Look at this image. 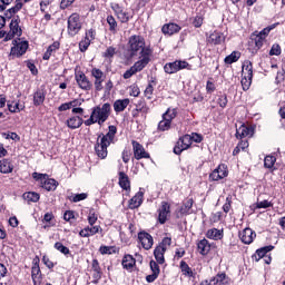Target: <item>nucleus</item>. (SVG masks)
<instances>
[{"mask_svg": "<svg viewBox=\"0 0 285 285\" xmlns=\"http://www.w3.org/2000/svg\"><path fill=\"white\" fill-rule=\"evenodd\" d=\"M127 51L130 57H138V61L144 63H150V57H153V49L150 46H146V39L144 36L132 35L128 38Z\"/></svg>", "mask_w": 285, "mask_h": 285, "instance_id": "1", "label": "nucleus"}, {"mask_svg": "<svg viewBox=\"0 0 285 285\" xmlns=\"http://www.w3.org/2000/svg\"><path fill=\"white\" fill-rule=\"evenodd\" d=\"M116 135L117 127L115 125H110L108 127V132L106 135H98L97 142L95 145V151L100 159H106V157H108V146L115 141Z\"/></svg>", "mask_w": 285, "mask_h": 285, "instance_id": "2", "label": "nucleus"}, {"mask_svg": "<svg viewBox=\"0 0 285 285\" xmlns=\"http://www.w3.org/2000/svg\"><path fill=\"white\" fill-rule=\"evenodd\" d=\"M111 110L112 107L110 106V102L94 107L90 117L85 120V126H92L95 124H98V126H104V124L108 121Z\"/></svg>", "mask_w": 285, "mask_h": 285, "instance_id": "3", "label": "nucleus"}, {"mask_svg": "<svg viewBox=\"0 0 285 285\" xmlns=\"http://www.w3.org/2000/svg\"><path fill=\"white\" fill-rule=\"evenodd\" d=\"M271 30H275V24H271L269 27L264 28L261 32H254L252 35L248 48L252 55H257L264 46V41H266L268 35H271Z\"/></svg>", "mask_w": 285, "mask_h": 285, "instance_id": "4", "label": "nucleus"}, {"mask_svg": "<svg viewBox=\"0 0 285 285\" xmlns=\"http://www.w3.org/2000/svg\"><path fill=\"white\" fill-rule=\"evenodd\" d=\"M240 83H242L243 90H249L253 83V62H250V60H246L243 63Z\"/></svg>", "mask_w": 285, "mask_h": 285, "instance_id": "5", "label": "nucleus"}, {"mask_svg": "<svg viewBox=\"0 0 285 285\" xmlns=\"http://www.w3.org/2000/svg\"><path fill=\"white\" fill-rule=\"evenodd\" d=\"M179 70H193V65L188 63L186 60H175L174 62H167L164 66V71L166 75H175Z\"/></svg>", "mask_w": 285, "mask_h": 285, "instance_id": "6", "label": "nucleus"}, {"mask_svg": "<svg viewBox=\"0 0 285 285\" xmlns=\"http://www.w3.org/2000/svg\"><path fill=\"white\" fill-rule=\"evenodd\" d=\"M81 30V19L78 13H72L68 19V32L71 37L79 33Z\"/></svg>", "mask_w": 285, "mask_h": 285, "instance_id": "7", "label": "nucleus"}, {"mask_svg": "<svg viewBox=\"0 0 285 285\" xmlns=\"http://www.w3.org/2000/svg\"><path fill=\"white\" fill-rule=\"evenodd\" d=\"M190 146H193L190 135H185L178 139L174 147V153L175 155H181V153H184V150H188Z\"/></svg>", "mask_w": 285, "mask_h": 285, "instance_id": "8", "label": "nucleus"}, {"mask_svg": "<svg viewBox=\"0 0 285 285\" xmlns=\"http://www.w3.org/2000/svg\"><path fill=\"white\" fill-rule=\"evenodd\" d=\"M13 47L11 48L10 56L11 57H22L28 51V41H12Z\"/></svg>", "mask_w": 285, "mask_h": 285, "instance_id": "9", "label": "nucleus"}, {"mask_svg": "<svg viewBox=\"0 0 285 285\" xmlns=\"http://www.w3.org/2000/svg\"><path fill=\"white\" fill-rule=\"evenodd\" d=\"M134 148V157L135 159H150V154L144 148V145L137 142V140L131 141Z\"/></svg>", "mask_w": 285, "mask_h": 285, "instance_id": "10", "label": "nucleus"}, {"mask_svg": "<svg viewBox=\"0 0 285 285\" xmlns=\"http://www.w3.org/2000/svg\"><path fill=\"white\" fill-rule=\"evenodd\" d=\"M138 240L145 250H150V248H153V244H155L153 236L147 232H139Z\"/></svg>", "mask_w": 285, "mask_h": 285, "instance_id": "11", "label": "nucleus"}, {"mask_svg": "<svg viewBox=\"0 0 285 285\" xmlns=\"http://www.w3.org/2000/svg\"><path fill=\"white\" fill-rule=\"evenodd\" d=\"M75 79L79 88H81V90H90L92 88V82H90V80L88 79V77H86V73H83V71H78L75 75Z\"/></svg>", "mask_w": 285, "mask_h": 285, "instance_id": "12", "label": "nucleus"}, {"mask_svg": "<svg viewBox=\"0 0 285 285\" xmlns=\"http://www.w3.org/2000/svg\"><path fill=\"white\" fill-rule=\"evenodd\" d=\"M225 177H228V168L226 167V165H219L209 175V179L212 181H219V179H224Z\"/></svg>", "mask_w": 285, "mask_h": 285, "instance_id": "13", "label": "nucleus"}, {"mask_svg": "<svg viewBox=\"0 0 285 285\" xmlns=\"http://www.w3.org/2000/svg\"><path fill=\"white\" fill-rule=\"evenodd\" d=\"M146 66H148V62H144V61H136L134 63V66H131L125 73H124V79H130V77H132L134 75H137V72H141V70H144V68H146Z\"/></svg>", "mask_w": 285, "mask_h": 285, "instance_id": "14", "label": "nucleus"}, {"mask_svg": "<svg viewBox=\"0 0 285 285\" xmlns=\"http://www.w3.org/2000/svg\"><path fill=\"white\" fill-rule=\"evenodd\" d=\"M111 8L121 23H128V21H130V14L124 10V7L118 3H114L111 4Z\"/></svg>", "mask_w": 285, "mask_h": 285, "instance_id": "15", "label": "nucleus"}, {"mask_svg": "<svg viewBox=\"0 0 285 285\" xmlns=\"http://www.w3.org/2000/svg\"><path fill=\"white\" fill-rule=\"evenodd\" d=\"M170 217V204L163 202L160 208L158 209V222L164 224Z\"/></svg>", "mask_w": 285, "mask_h": 285, "instance_id": "16", "label": "nucleus"}, {"mask_svg": "<svg viewBox=\"0 0 285 285\" xmlns=\"http://www.w3.org/2000/svg\"><path fill=\"white\" fill-rule=\"evenodd\" d=\"M255 237H257V234L249 227L239 233V239L243 242V244H253V239H255Z\"/></svg>", "mask_w": 285, "mask_h": 285, "instance_id": "17", "label": "nucleus"}, {"mask_svg": "<svg viewBox=\"0 0 285 285\" xmlns=\"http://www.w3.org/2000/svg\"><path fill=\"white\" fill-rule=\"evenodd\" d=\"M207 41L212 43V46H222V43L226 41V37L219 31H213L209 37H207Z\"/></svg>", "mask_w": 285, "mask_h": 285, "instance_id": "18", "label": "nucleus"}, {"mask_svg": "<svg viewBox=\"0 0 285 285\" xmlns=\"http://www.w3.org/2000/svg\"><path fill=\"white\" fill-rule=\"evenodd\" d=\"M19 23H21V18H19V16H16L11 19V22L9 24V28H10L9 31L13 32L16 37H21L23 35V30L21 29Z\"/></svg>", "mask_w": 285, "mask_h": 285, "instance_id": "19", "label": "nucleus"}, {"mask_svg": "<svg viewBox=\"0 0 285 285\" xmlns=\"http://www.w3.org/2000/svg\"><path fill=\"white\" fill-rule=\"evenodd\" d=\"M67 127L70 128V130H77V128H81L86 121H83V118L79 116H72L67 119L66 121Z\"/></svg>", "mask_w": 285, "mask_h": 285, "instance_id": "20", "label": "nucleus"}, {"mask_svg": "<svg viewBox=\"0 0 285 285\" xmlns=\"http://www.w3.org/2000/svg\"><path fill=\"white\" fill-rule=\"evenodd\" d=\"M144 204V191L141 188L139 191L129 200V208L130 210H135V208H139Z\"/></svg>", "mask_w": 285, "mask_h": 285, "instance_id": "21", "label": "nucleus"}, {"mask_svg": "<svg viewBox=\"0 0 285 285\" xmlns=\"http://www.w3.org/2000/svg\"><path fill=\"white\" fill-rule=\"evenodd\" d=\"M254 130L253 128L242 125L239 128L236 129V137L237 139H244V137H253Z\"/></svg>", "mask_w": 285, "mask_h": 285, "instance_id": "22", "label": "nucleus"}, {"mask_svg": "<svg viewBox=\"0 0 285 285\" xmlns=\"http://www.w3.org/2000/svg\"><path fill=\"white\" fill-rule=\"evenodd\" d=\"M128 106H130V99H128V98L118 99L114 102V110L117 114L124 112V110H126V108H128Z\"/></svg>", "mask_w": 285, "mask_h": 285, "instance_id": "23", "label": "nucleus"}, {"mask_svg": "<svg viewBox=\"0 0 285 285\" xmlns=\"http://www.w3.org/2000/svg\"><path fill=\"white\" fill-rule=\"evenodd\" d=\"M14 170V166L12 165V161L10 159H2L0 160V173L3 175H10Z\"/></svg>", "mask_w": 285, "mask_h": 285, "instance_id": "24", "label": "nucleus"}, {"mask_svg": "<svg viewBox=\"0 0 285 285\" xmlns=\"http://www.w3.org/2000/svg\"><path fill=\"white\" fill-rule=\"evenodd\" d=\"M101 230V226H91L85 227L79 232L80 237H92V235H97Z\"/></svg>", "mask_w": 285, "mask_h": 285, "instance_id": "25", "label": "nucleus"}, {"mask_svg": "<svg viewBox=\"0 0 285 285\" xmlns=\"http://www.w3.org/2000/svg\"><path fill=\"white\" fill-rule=\"evenodd\" d=\"M31 278L35 285L41 284V268L37 263L31 268Z\"/></svg>", "mask_w": 285, "mask_h": 285, "instance_id": "26", "label": "nucleus"}, {"mask_svg": "<svg viewBox=\"0 0 285 285\" xmlns=\"http://www.w3.org/2000/svg\"><path fill=\"white\" fill-rule=\"evenodd\" d=\"M179 30H181V27H179V24H177V23H168L161 28L163 33L169 35V36L177 35V32H179Z\"/></svg>", "mask_w": 285, "mask_h": 285, "instance_id": "27", "label": "nucleus"}, {"mask_svg": "<svg viewBox=\"0 0 285 285\" xmlns=\"http://www.w3.org/2000/svg\"><path fill=\"white\" fill-rule=\"evenodd\" d=\"M57 186H59V183L55 178H48V176L41 184V187L45 188V190H57Z\"/></svg>", "mask_w": 285, "mask_h": 285, "instance_id": "28", "label": "nucleus"}, {"mask_svg": "<svg viewBox=\"0 0 285 285\" xmlns=\"http://www.w3.org/2000/svg\"><path fill=\"white\" fill-rule=\"evenodd\" d=\"M21 8H23V2H20L19 0H16L14 7L8 9L4 12V17L7 19H12V17H14V14H17V12H19V10H21Z\"/></svg>", "mask_w": 285, "mask_h": 285, "instance_id": "29", "label": "nucleus"}, {"mask_svg": "<svg viewBox=\"0 0 285 285\" xmlns=\"http://www.w3.org/2000/svg\"><path fill=\"white\" fill-rule=\"evenodd\" d=\"M197 248L200 255H207L210 253V243H208V239L204 238L198 242Z\"/></svg>", "mask_w": 285, "mask_h": 285, "instance_id": "30", "label": "nucleus"}, {"mask_svg": "<svg viewBox=\"0 0 285 285\" xmlns=\"http://www.w3.org/2000/svg\"><path fill=\"white\" fill-rule=\"evenodd\" d=\"M119 186L124 190H130V179L128 178V175H126V173L124 171L119 173Z\"/></svg>", "mask_w": 285, "mask_h": 285, "instance_id": "31", "label": "nucleus"}, {"mask_svg": "<svg viewBox=\"0 0 285 285\" xmlns=\"http://www.w3.org/2000/svg\"><path fill=\"white\" fill-rule=\"evenodd\" d=\"M206 237H208V239H214L217 242L218 239H222L224 237V230L217 228L208 229Z\"/></svg>", "mask_w": 285, "mask_h": 285, "instance_id": "32", "label": "nucleus"}, {"mask_svg": "<svg viewBox=\"0 0 285 285\" xmlns=\"http://www.w3.org/2000/svg\"><path fill=\"white\" fill-rule=\"evenodd\" d=\"M135 264H137V261L132 255H125L122 258V267L126 268L127 271H130V268L135 267Z\"/></svg>", "mask_w": 285, "mask_h": 285, "instance_id": "33", "label": "nucleus"}, {"mask_svg": "<svg viewBox=\"0 0 285 285\" xmlns=\"http://www.w3.org/2000/svg\"><path fill=\"white\" fill-rule=\"evenodd\" d=\"M166 253V248L161 246H157L154 250V256L157 262V264H164L166 262V258H164V254Z\"/></svg>", "mask_w": 285, "mask_h": 285, "instance_id": "34", "label": "nucleus"}, {"mask_svg": "<svg viewBox=\"0 0 285 285\" xmlns=\"http://www.w3.org/2000/svg\"><path fill=\"white\" fill-rule=\"evenodd\" d=\"M46 101V94L43 90H37L33 94V106H41Z\"/></svg>", "mask_w": 285, "mask_h": 285, "instance_id": "35", "label": "nucleus"}, {"mask_svg": "<svg viewBox=\"0 0 285 285\" xmlns=\"http://www.w3.org/2000/svg\"><path fill=\"white\" fill-rule=\"evenodd\" d=\"M212 282L214 285H226L228 284V276H226V273H220L214 276Z\"/></svg>", "mask_w": 285, "mask_h": 285, "instance_id": "36", "label": "nucleus"}, {"mask_svg": "<svg viewBox=\"0 0 285 285\" xmlns=\"http://www.w3.org/2000/svg\"><path fill=\"white\" fill-rule=\"evenodd\" d=\"M180 271L185 277H195V273H193V269L186 264L185 261L180 262Z\"/></svg>", "mask_w": 285, "mask_h": 285, "instance_id": "37", "label": "nucleus"}, {"mask_svg": "<svg viewBox=\"0 0 285 285\" xmlns=\"http://www.w3.org/2000/svg\"><path fill=\"white\" fill-rule=\"evenodd\" d=\"M239 57H242L239 51H233L229 56L225 57V63L230 66V63L239 61Z\"/></svg>", "mask_w": 285, "mask_h": 285, "instance_id": "38", "label": "nucleus"}, {"mask_svg": "<svg viewBox=\"0 0 285 285\" xmlns=\"http://www.w3.org/2000/svg\"><path fill=\"white\" fill-rule=\"evenodd\" d=\"M57 50H59V45L57 42H55L53 45H50L47 51L43 53L42 59L45 61H48V59H50V57H52V53L56 52Z\"/></svg>", "mask_w": 285, "mask_h": 285, "instance_id": "39", "label": "nucleus"}, {"mask_svg": "<svg viewBox=\"0 0 285 285\" xmlns=\"http://www.w3.org/2000/svg\"><path fill=\"white\" fill-rule=\"evenodd\" d=\"M274 248H275V246L268 245V246L257 249L256 255H257L258 259L266 257V254L271 253V250H273Z\"/></svg>", "mask_w": 285, "mask_h": 285, "instance_id": "40", "label": "nucleus"}, {"mask_svg": "<svg viewBox=\"0 0 285 285\" xmlns=\"http://www.w3.org/2000/svg\"><path fill=\"white\" fill-rule=\"evenodd\" d=\"M177 117V110L175 108H168L165 114H163V119H167L173 124V119Z\"/></svg>", "mask_w": 285, "mask_h": 285, "instance_id": "41", "label": "nucleus"}, {"mask_svg": "<svg viewBox=\"0 0 285 285\" xmlns=\"http://www.w3.org/2000/svg\"><path fill=\"white\" fill-rule=\"evenodd\" d=\"M190 208H193V199L188 198L180 207L181 215H188L190 213Z\"/></svg>", "mask_w": 285, "mask_h": 285, "instance_id": "42", "label": "nucleus"}, {"mask_svg": "<svg viewBox=\"0 0 285 285\" xmlns=\"http://www.w3.org/2000/svg\"><path fill=\"white\" fill-rule=\"evenodd\" d=\"M107 23H108L109 30L112 32V35H117V20H115V17L108 16Z\"/></svg>", "mask_w": 285, "mask_h": 285, "instance_id": "43", "label": "nucleus"}, {"mask_svg": "<svg viewBox=\"0 0 285 285\" xmlns=\"http://www.w3.org/2000/svg\"><path fill=\"white\" fill-rule=\"evenodd\" d=\"M24 199H27V202H33L37 203L40 199V196L38 193L35 191H28L26 194H23Z\"/></svg>", "mask_w": 285, "mask_h": 285, "instance_id": "44", "label": "nucleus"}, {"mask_svg": "<svg viewBox=\"0 0 285 285\" xmlns=\"http://www.w3.org/2000/svg\"><path fill=\"white\" fill-rule=\"evenodd\" d=\"M132 112H134V117H137L138 112H144V115H146L148 114V107L146 106V104L140 101L136 105V110H134Z\"/></svg>", "mask_w": 285, "mask_h": 285, "instance_id": "45", "label": "nucleus"}, {"mask_svg": "<svg viewBox=\"0 0 285 285\" xmlns=\"http://www.w3.org/2000/svg\"><path fill=\"white\" fill-rule=\"evenodd\" d=\"M173 122L167 120L166 118H163V120L158 124V130H161L163 132H166V130H170V125Z\"/></svg>", "mask_w": 285, "mask_h": 285, "instance_id": "46", "label": "nucleus"}, {"mask_svg": "<svg viewBox=\"0 0 285 285\" xmlns=\"http://www.w3.org/2000/svg\"><path fill=\"white\" fill-rule=\"evenodd\" d=\"M53 248H56V250H59V253H61L62 255H70V249L63 246V244L60 242L55 243Z\"/></svg>", "mask_w": 285, "mask_h": 285, "instance_id": "47", "label": "nucleus"}, {"mask_svg": "<svg viewBox=\"0 0 285 285\" xmlns=\"http://www.w3.org/2000/svg\"><path fill=\"white\" fill-rule=\"evenodd\" d=\"M23 108H26V106H20L19 102L8 104V110L10 112H21V110H23Z\"/></svg>", "mask_w": 285, "mask_h": 285, "instance_id": "48", "label": "nucleus"}, {"mask_svg": "<svg viewBox=\"0 0 285 285\" xmlns=\"http://www.w3.org/2000/svg\"><path fill=\"white\" fill-rule=\"evenodd\" d=\"M275 161H277V158L274 156H266L264 159L265 168H273L275 166Z\"/></svg>", "mask_w": 285, "mask_h": 285, "instance_id": "49", "label": "nucleus"}, {"mask_svg": "<svg viewBox=\"0 0 285 285\" xmlns=\"http://www.w3.org/2000/svg\"><path fill=\"white\" fill-rule=\"evenodd\" d=\"M279 55H282V47L277 43L273 45L269 50V56L271 57H279Z\"/></svg>", "mask_w": 285, "mask_h": 285, "instance_id": "50", "label": "nucleus"}, {"mask_svg": "<svg viewBox=\"0 0 285 285\" xmlns=\"http://www.w3.org/2000/svg\"><path fill=\"white\" fill-rule=\"evenodd\" d=\"M83 199H88V194H76L70 197V202H73L75 204H77L78 202H83Z\"/></svg>", "mask_w": 285, "mask_h": 285, "instance_id": "51", "label": "nucleus"}, {"mask_svg": "<svg viewBox=\"0 0 285 285\" xmlns=\"http://www.w3.org/2000/svg\"><path fill=\"white\" fill-rule=\"evenodd\" d=\"M115 55H117V49L115 47H108L104 52L102 57H105L106 59H112Z\"/></svg>", "mask_w": 285, "mask_h": 285, "instance_id": "52", "label": "nucleus"}, {"mask_svg": "<svg viewBox=\"0 0 285 285\" xmlns=\"http://www.w3.org/2000/svg\"><path fill=\"white\" fill-rule=\"evenodd\" d=\"M92 41H90V39H83L79 42V48H80V52H86V50H88V48L90 47V43Z\"/></svg>", "mask_w": 285, "mask_h": 285, "instance_id": "53", "label": "nucleus"}, {"mask_svg": "<svg viewBox=\"0 0 285 285\" xmlns=\"http://www.w3.org/2000/svg\"><path fill=\"white\" fill-rule=\"evenodd\" d=\"M91 75L95 79H106V76L104 75V71H101V69H92Z\"/></svg>", "mask_w": 285, "mask_h": 285, "instance_id": "54", "label": "nucleus"}, {"mask_svg": "<svg viewBox=\"0 0 285 285\" xmlns=\"http://www.w3.org/2000/svg\"><path fill=\"white\" fill-rule=\"evenodd\" d=\"M153 92H155V87L149 83L145 89V97L148 99H153Z\"/></svg>", "mask_w": 285, "mask_h": 285, "instance_id": "55", "label": "nucleus"}, {"mask_svg": "<svg viewBox=\"0 0 285 285\" xmlns=\"http://www.w3.org/2000/svg\"><path fill=\"white\" fill-rule=\"evenodd\" d=\"M52 3V0H41L40 1V12H46L48 10V6Z\"/></svg>", "mask_w": 285, "mask_h": 285, "instance_id": "56", "label": "nucleus"}, {"mask_svg": "<svg viewBox=\"0 0 285 285\" xmlns=\"http://www.w3.org/2000/svg\"><path fill=\"white\" fill-rule=\"evenodd\" d=\"M32 177H33V179H36L37 181H40V184H42L45 181L46 177H48V175L39 174V173L35 171L32 174Z\"/></svg>", "mask_w": 285, "mask_h": 285, "instance_id": "57", "label": "nucleus"}, {"mask_svg": "<svg viewBox=\"0 0 285 285\" xmlns=\"http://www.w3.org/2000/svg\"><path fill=\"white\" fill-rule=\"evenodd\" d=\"M218 106H220V108H226V106H228V97H226V95L218 98Z\"/></svg>", "mask_w": 285, "mask_h": 285, "instance_id": "58", "label": "nucleus"}, {"mask_svg": "<svg viewBox=\"0 0 285 285\" xmlns=\"http://www.w3.org/2000/svg\"><path fill=\"white\" fill-rule=\"evenodd\" d=\"M203 24H204V18H202L200 16H196L194 18L193 26L195 28H202Z\"/></svg>", "mask_w": 285, "mask_h": 285, "instance_id": "59", "label": "nucleus"}, {"mask_svg": "<svg viewBox=\"0 0 285 285\" xmlns=\"http://www.w3.org/2000/svg\"><path fill=\"white\" fill-rule=\"evenodd\" d=\"M149 266H150V268H151V273H154V274H156V275H159L160 269H159V265L157 264V262L151 261V262L149 263Z\"/></svg>", "mask_w": 285, "mask_h": 285, "instance_id": "60", "label": "nucleus"}, {"mask_svg": "<svg viewBox=\"0 0 285 285\" xmlns=\"http://www.w3.org/2000/svg\"><path fill=\"white\" fill-rule=\"evenodd\" d=\"M271 206H273V203H271L268 200H263V202L256 203V208H271Z\"/></svg>", "mask_w": 285, "mask_h": 285, "instance_id": "61", "label": "nucleus"}, {"mask_svg": "<svg viewBox=\"0 0 285 285\" xmlns=\"http://www.w3.org/2000/svg\"><path fill=\"white\" fill-rule=\"evenodd\" d=\"M170 244H173V239L170 237H165L161 244H159L158 246H161L165 248V250H168V246H170Z\"/></svg>", "mask_w": 285, "mask_h": 285, "instance_id": "62", "label": "nucleus"}, {"mask_svg": "<svg viewBox=\"0 0 285 285\" xmlns=\"http://www.w3.org/2000/svg\"><path fill=\"white\" fill-rule=\"evenodd\" d=\"M81 104H83V99H73V100L69 101V107L77 108V107L81 106Z\"/></svg>", "mask_w": 285, "mask_h": 285, "instance_id": "63", "label": "nucleus"}, {"mask_svg": "<svg viewBox=\"0 0 285 285\" xmlns=\"http://www.w3.org/2000/svg\"><path fill=\"white\" fill-rule=\"evenodd\" d=\"M88 222L91 226H95L97 224V215H95L94 212H90L88 215Z\"/></svg>", "mask_w": 285, "mask_h": 285, "instance_id": "64", "label": "nucleus"}]
</instances>
